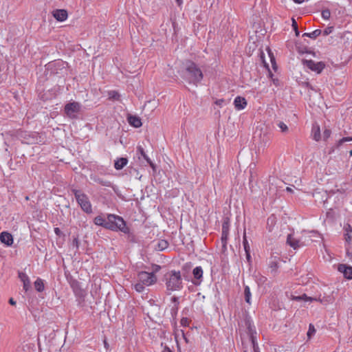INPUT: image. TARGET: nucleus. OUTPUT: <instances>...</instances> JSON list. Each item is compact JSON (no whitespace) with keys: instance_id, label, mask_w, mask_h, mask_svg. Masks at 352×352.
Listing matches in <instances>:
<instances>
[{"instance_id":"nucleus-1","label":"nucleus","mask_w":352,"mask_h":352,"mask_svg":"<svg viewBox=\"0 0 352 352\" xmlns=\"http://www.w3.org/2000/svg\"><path fill=\"white\" fill-rule=\"evenodd\" d=\"M183 78L189 83L197 84L203 79V73L200 68L194 63L188 60L184 64Z\"/></svg>"},{"instance_id":"nucleus-2","label":"nucleus","mask_w":352,"mask_h":352,"mask_svg":"<svg viewBox=\"0 0 352 352\" xmlns=\"http://www.w3.org/2000/svg\"><path fill=\"white\" fill-rule=\"evenodd\" d=\"M106 229L112 231L119 230L124 234L129 233V228L123 218L113 214H107Z\"/></svg>"},{"instance_id":"nucleus-3","label":"nucleus","mask_w":352,"mask_h":352,"mask_svg":"<svg viewBox=\"0 0 352 352\" xmlns=\"http://www.w3.org/2000/svg\"><path fill=\"white\" fill-rule=\"evenodd\" d=\"M166 286L168 290L177 291L182 288V279L179 271L173 270L165 275Z\"/></svg>"},{"instance_id":"nucleus-4","label":"nucleus","mask_w":352,"mask_h":352,"mask_svg":"<svg viewBox=\"0 0 352 352\" xmlns=\"http://www.w3.org/2000/svg\"><path fill=\"white\" fill-rule=\"evenodd\" d=\"M72 192L74 195L76 201L80 205L81 209L87 214L92 213L91 204L87 195L81 190L75 188L72 189Z\"/></svg>"},{"instance_id":"nucleus-5","label":"nucleus","mask_w":352,"mask_h":352,"mask_svg":"<svg viewBox=\"0 0 352 352\" xmlns=\"http://www.w3.org/2000/svg\"><path fill=\"white\" fill-rule=\"evenodd\" d=\"M312 241L310 236L302 235L300 239H296L292 234H288L287 238V243L293 248L294 250L299 248L300 247L307 245Z\"/></svg>"},{"instance_id":"nucleus-6","label":"nucleus","mask_w":352,"mask_h":352,"mask_svg":"<svg viewBox=\"0 0 352 352\" xmlns=\"http://www.w3.org/2000/svg\"><path fill=\"white\" fill-rule=\"evenodd\" d=\"M138 280L142 282L146 286H150L157 282V276L154 272H147L142 271L138 274Z\"/></svg>"},{"instance_id":"nucleus-7","label":"nucleus","mask_w":352,"mask_h":352,"mask_svg":"<svg viewBox=\"0 0 352 352\" xmlns=\"http://www.w3.org/2000/svg\"><path fill=\"white\" fill-rule=\"evenodd\" d=\"M64 111L69 118H76V114L80 111V104L77 102H69L65 104Z\"/></svg>"},{"instance_id":"nucleus-8","label":"nucleus","mask_w":352,"mask_h":352,"mask_svg":"<svg viewBox=\"0 0 352 352\" xmlns=\"http://www.w3.org/2000/svg\"><path fill=\"white\" fill-rule=\"evenodd\" d=\"M302 63L304 66L317 74H320L325 67V64L322 61L316 63L312 60L302 59Z\"/></svg>"},{"instance_id":"nucleus-9","label":"nucleus","mask_w":352,"mask_h":352,"mask_svg":"<svg viewBox=\"0 0 352 352\" xmlns=\"http://www.w3.org/2000/svg\"><path fill=\"white\" fill-rule=\"evenodd\" d=\"M280 258L278 255L273 256L272 255L268 261V266L271 270V272L273 274H276L277 272V270L280 267Z\"/></svg>"},{"instance_id":"nucleus-10","label":"nucleus","mask_w":352,"mask_h":352,"mask_svg":"<svg viewBox=\"0 0 352 352\" xmlns=\"http://www.w3.org/2000/svg\"><path fill=\"white\" fill-rule=\"evenodd\" d=\"M53 16L58 21H64L67 19V11L65 9H56L52 12Z\"/></svg>"},{"instance_id":"nucleus-11","label":"nucleus","mask_w":352,"mask_h":352,"mask_svg":"<svg viewBox=\"0 0 352 352\" xmlns=\"http://www.w3.org/2000/svg\"><path fill=\"white\" fill-rule=\"evenodd\" d=\"M192 274L194 276L195 280L192 281V283L198 285H199L202 281V277H203V270L201 267L197 266L192 270Z\"/></svg>"},{"instance_id":"nucleus-12","label":"nucleus","mask_w":352,"mask_h":352,"mask_svg":"<svg viewBox=\"0 0 352 352\" xmlns=\"http://www.w3.org/2000/svg\"><path fill=\"white\" fill-rule=\"evenodd\" d=\"M0 241L7 246H11L13 244V236L8 232H2L0 234Z\"/></svg>"},{"instance_id":"nucleus-13","label":"nucleus","mask_w":352,"mask_h":352,"mask_svg":"<svg viewBox=\"0 0 352 352\" xmlns=\"http://www.w3.org/2000/svg\"><path fill=\"white\" fill-rule=\"evenodd\" d=\"M338 271L344 274L347 279H352V267L345 264H340L338 265Z\"/></svg>"},{"instance_id":"nucleus-14","label":"nucleus","mask_w":352,"mask_h":352,"mask_svg":"<svg viewBox=\"0 0 352 352\" xmlns=\"http://www.w3.org/2000/svg\"><path fill=\"white\" fill-rule=\"evenodd\" d=\"M234 107L237 110H242L247 106V101L245 98L237 96L234 100Z\"/></svg>"},{"instance_id":"nucleus-15","label":"nucleus","mask_w":352,"mask_h":352,"mask_svg":"<svg viewBox=\"0 0 352 352\" xmlns=\"http://www.w3.org/2000/svg\"><path fill=\"white\" fill-rule=\"evenodd\" d=\"M137 154L140 155L147 162L153 170H155V165L153 163L151 159L146 154L144 148L141 146L137 147Z\"/></svg>"},{"instance_id":"nucleus-16","label":"nucleus","mask_w":352,"mask_h":352,"mask_svg":"<svg viewBox=\"0 0 352 352\" xmlns=\"http://www.w3.org/2000/svg\"><path fill=\"white\" fill-rule=\"evenodd\" d=\"M296 300H305V301H320L321 303L327 304L329 302V300L327 298H323L321 299L320 298H311L308 297L306 294H303L302 296H296L295 298Z\"/></svg>"},{"instance_id":"nucleus-17","label":"nucleus","mask_w":352,"mask_h":352,"mask_svg":"<svg viewBox=\"0 0 352 352\" xmlns=\"http://www.w3.org/2000/svg\"><path fill=\"white\" fill-rule=\"evenodd\" d=\"M91 179L93 180L94 182L99 184L102 186H107V187H113L112 183L109 181L104 179L101 177H99L97 175H91L90 177Z\"/></svg>"},{"instance_id":"nucleus-18","label":"nucleus","mask_w":352,"mask_h":352,"mask_svg":"<svg viewBox=\"0 0 352 352\" xmlns=\"http://www.w3.org/2000/svg\"><path fill=\"white\" fill-rule=\"evenodd\" d=\"M127 120H128V122L129 123L135 127V128H139L142 126V121H141V119L136 116H129L128 118H127Z\"/></svg>"},{"instance_id":"nucleus-19","label":"nucleus","mask_w":352,"mask_h":352,"mask_svg":"<svg viewBox=\"0 0 352 352\" xmlns=\"http://www.w3.org/2000/svg\"><path fill=\"white\" fill-rule=\"evenodd\" d=\"M19 277L23 283V289L27 292L30 288V281L27 274L23 272L19 273Z\"/></svg>"},{"instance_id":"nucleus-20","label":"nucleus","mask_w":352,"mask_h":352,"mask_svg":"<svg viewBox=\"0 0 352 352\" xmlns=\"http://www.w3.org/2000/svg\"><path fill=\"white\" fill-rule=\"evenodd\" d=\"M128 163V160L126 157H120L115 161L114 167L116 170L122 169Z\"/></svg>"},{"instance_id":"nucleus-21","label":"nucleus","mask_w":352,"mask_h":352,"mask_svg":"<svg viewBox=\"0 0 352 352\" xmlns=\"http://www.w3.org/2000/svg\"><path fill=\"white\" fill-rule=\"evenodd\" d=\"M249 331H250V340L252 342L253 351H254V352H259V347L256 342V336L254 335L256 333V332L253 333L252 330L250 327H249Z\"/></svg>"},{"instance_id":"nucleus-22","label":"nucleus","mask_w":352,"mask_h":352,"mask_svg":"<svg viewBox=\"0 0 352 352\" xmlns=\"http://www.w3.org/2000/svg\"><path fill=\"white\" fill-rule=\"evenodd\" d=\"M168 242L164 239H160L157 242V244L155 246V249L158 251H163L168 248Z\"/></svg>"},{"instance_id":"nucleus-23","label":"nucleus","mask_w":352,"mask_h":352,"mask_svg":"<svg viewBox=\"0 0 352 352\" xmlns=\"http://www.w3.org/2000/svg\"><path fill=\"white\" fill-rule=\"evenodd\" d=\"M94 223L97 226L106 228L107 218H104L102 215H98L94 218Z\"/></svg>"},{"instance_id":"nucleus-24","label":"nucleus","mask_w":352,"mask_h":352,"mask_svg":"<svg viewBox=\"0 0 352 352\" xmlns=\"http://www.w3.org/2000/svg\"><path fill=\"white\" fill-rule=\"evenodd\" d=\"M312 136L313 139L317 142L321 138L320 126L318 124L314 125L312 127Z\"/></svg>"},{"instance_id":"nucleus-25","label":"nucleus","mask_w":352,"mask_h":352,"mask_svg":"<svg viewBox=\"0 0 352 352\" xmlns=\"http://www.w3.org/2000/svg\"><path fill=\"white\" fill-rule=\"evenodd\" d=\"M34 288L38 292H41L44 290L45 286L42 279L39 278L36 279L34 282Z\"/></svg>"},{"instance_id":"nucleus-26","label":"nucleus","mask_w":352,"mask_h":352,"mask_svg":"<svg viewBox=\"0 0 352 352\" xmlns=\"http://www.w3.org/2000/svg\"><path fill=\"white\" fill-rule=\"evenodd\" d=\"M322 33V31L319 29L315 30L311 33H304L302 36H307L313 39H316L318 36H319Z\"/></svg>"},{"instance_id":"nucleus-27","label":"nucleus","mask_w":352,"mask_h":352,"mask_svg":"<svg viewBox=\"0 0 352 352\" xmlns=\"http://www.w3.org/2000/svg\"><path fill=\"white\" fill-rule=\"evenodd\" d=\"M245 300L247 303L250 304L251 292L249 286L246 285L244 288Z\"/></svg>"},{"instance_id":"nucleus-28","label":"nucleus","mask_w":352,"mask_h":352,"mask_svg":"<svg viewBox=\"0 0 352 352\" xmlns=\"http://www.w3.org/2000/svg\"><path fill=\"white\" fill-rule=\"evenodd\" d=\"M72 287L76 296H82L84 295V291L79 287L78 282L76 285L73 284Z\"/></svg>"},{"instance_id":"nucleus-29","label":"nucleus","mask_w":352,"mask_h":352,"mask_svg":"<svg viewBox=\"0 0 352 352\" xmlns=\"http://www.w3.org/2000/svg\"><path fill=\"white\" fill-rule=\"evenodd\" d=\"M229 233H221V243H222V249L223 252H225L226 250V244L228 238Z\"/></svg>"},{"instance_id":"nucleus-30","label":"nucleus","mask_w":352,"mask_h":352,"mask_svg":"<svg viewBox=\"0 0 352 352\" xmlns=\"http://www.w3.org/2000/svg\"><path fill=\"white\" fill-rule=\"evenodd\" d=\"M145 286L146 285L144 284L139 281L138 283L134 285V289H135L136 292L141 293L144 292Z\"/></svg>"},{"instance_id":"nucleus-31","label":"nucleus","mask_w":352,"mask_h":352,"mask_svg":"<svg viewBox=\"0 0 352 352\" xmlns=\"http://www.w3.org/2000/svg\"><path fill=\"white\" fill-rule=\"evenodd\" d=\"M352 141V137H344L338 140L336 144L337 148H338L342 144L346 142Z\"/></svg>"},{"instance_id":"nucleus-32","label":"nucleus","mask_w":352,"mask_h":352,"mask_svg":"<svg viewBox=\"0 0 352 352\" xmlns=\"http://www.w3.org/2000/svg\"><path fill=\"white\" fill-rule=\"evenodd\" d=\"M315 333H316V329H315L314 324H309V329H308V331L307 333L308 339H310L311 338V336L315 334Z\"/></svg>"},{"instance_id":"nucleus-33","label":"nucleus","mask_w":352,"mask_h":352,"mask_svg":"<svg viewBox=\"0 0 352 352\" xmlns=\"http://www.w3.org/2000/svg\"><path fill=\"white\" fill-rule=\"evenodd\" d=\"M277 125L280 129V130L283 133L288 132V130H289L288 127L283 122H281V121L278 122Z\"/></svg>"},{"instance_id":"nucleus-34","label":"nucleus","mask_w":352,"mask_h":352,"mask_svg":"<svg viewBox=\"0 0 352 352\" xmlns=\"http://www.w3.org/2000/svg\"><path fill=\"white\" fill-rule=\"evenodd\" d=\"M321 15L324 19L327 20L331 16V12L329 9H324L322 11Z\"/></svg>"},{"instance_id":"nucleus-35","label":"nucleus","mask_w":352,"mask_h":352,"mask_svg":"<svg viewBox=\"0 0 352 352\" xmlns=\"http://www.w3.org/2000/svg\"><path fill=\"white\" fill-rule=\"evenodd\" d=\"M243 248H244L245 251L250 250V245L248 244V240L246 238L245 232L243 234Z\"/></svg>"},{"instance_id":"nucleus-36","label":"nucleus","mask_w":352,"mask_h":352,"mask_svg":"<svg viewBox=\"0 0 352 352\" xmlns=\"http://www.w3.org/2000/svg\"><path fill=\"white\" fill-rule=\"evenodd\" d=\"M179 306L173 305L170 309V315L173 318H175L177 316Z\"/></svg>"},{"instance_id":"nucleus-37","label":"nucleus","mask_w":352,"mask_h":352,"mask_svg":"<svg viewBox=\"0 0 352 352\" xmlns=\"http://www.w3.org/2000/svg\"><path fill=\"white\" fill-rule=\"evenodd\" d=\"M229 223L224 221L222 225V233H229Z\"/></svg>"},{"instance_id":"nucleus-38","label":"nucleus","mask_w":352,"mask_h":352,"mask_svg":"<svg viewBox=\"0 0 352 352\" xmlns=\"http://www.w3.org/2000/svg\"><path fill=\"white\" fill-rule=\"evenodd\" d=\"M333 31V27L329 26L323 30L322 34L324 36H328L329 34H330L331 33H332Z\"/></svg>"},{"instance_id":"nucleus-39","label":"nucleus","mask_w":352,"mask_h":352,"mask_svg":"<svg viewBox=\"0 0 352 352\" xmlns=\"http://www.w3.org/2000/svg\"><path fill=\"white\" fill-rule=\"evenodd\" d=\"M331 131L329 129H325L323 131V140H327L331 135Z\"/></svg>"},{"instance_id":"nucleus-40","label":"nucleus","mask_w":352,"mask_h":352,"mask_svg":"<svg viewBox=\"0 0 352 352\" xmlns=\"http://www.w3.org/2000/svg\"><path fill=\"white\" fill-rule=\"evenodd\" d=\"M292 27H293L294 30L295 31L296 35L298 36L300 33H299V31L298 30L297 23H296V21L294 19L292 20Z\"/></svg>"},{"instance_id":"nucleus-41","label":"nucleus","mask_w":352,"mask_h":352,"mask_svg":"<svg viewBox=\"0 0 352 352\" xmlns=\"http://www.w3.org/2000/svg\"><path fill=\"white\" fill-rule=\"evenodd\" d=\"M72 245L73 247L76 248V250L78 249V248H79V241H78V237H74V239L72 240Z\"/></svg>"},{"instance_id":"nucleus-42","label":"nucleus","mask_w":352,"mask_h":352,"mask_svg":"<svg viewBox=\"0 0 352 352\" xmlns=\"http://www.w3.org/2000/svg\"><path fill=\"white\" fill-rule=\"evenodd\" d=\"M180 322L182 326L186 327L188 326L190 321L187 318H182Z\"/></svg>"},{"instance_id":"nucleus-43","label":"nucleus","mask_w":352,"mask_h":352,"mask_svg":"<svg viewBox=\"0 0 352 352\" xmlns=\"http://www.w3.org/2000/svg\"><path fill=\"white\" fill-rule=\"evenodd\" d=\"M171 301L173 303V305L179 306V298L177 296H173L171 298Z\"/></svg>"},{"instance_id":"nucleus-44","label":"nucleus","mask_w":352,"mask_h":352,"mask_svg":"<svg viewBox=\"0 0 352 352\" xmlns=\"http://www.w3.org/2000/svg\"><path fill=\"white\" fill-rule=\"evenodd\" d=\"M224 103H226V100L224 99H219L215 101V104L219 107H221Z\"/></svg>"},{"instance_id":"nucleus-45","label":"nucleus","mask_w":352,"mask_h":352,"mask_svg":"<svg viewBox=\"0 0 352 352\" xmlns=\"http://www.w3.org/2000/svg\"><path fill=\"white\" fill-rule=\"evenodd\" d=\"M54 232L58 236H60L61 235H63V232H61V230L58 228H54Z\"/></svg>"},{"instance_id":"nucleus-46","label":"nucleus","mask_w":352,"mask_h":352,"mask_svg":"<svg viewBox=\"0 0 352 352\" xmlns=\"http://www.w3.org/2000/svg\"><path fill=\"white\" fill-rule=\"evenodd\" d=\"M245 252L246 258L249 263L251 262V256H250V250H247Z\"/></svg>"},{"instance_id":"nucleus-47","label":"nucleus","mask_w":352,"mask_h":352,"mask_svg":"<svg viewBox=\"0 0 352 352\" xmlns=\"http://www.w3.org/2000/svg\"><path fill=\"white\" fill-rule=\"evenodd\" d=\"M111 97L113 99L118 100L119 94L116 91H113V93L111 94Z\"/></svg>"},{"instance_id":"nucleus-48","label":"nucleus","mask_w":352,"mask_h":352,"mask_svg":"<svg viewBox=\"0 0 352 352\" xmlns=\"http://www.w3.org/2000/svg\"><path fill=\"white\" fill-rule=\"evenodd\" d=\"M153 272H154V274H155V272H157L161 269V267L158 265H154L153 267Z\"/></svg>"},{"instance_id":"nucleus-49","label":"nucleus","mask_w":352,"mask_h":352,"mask_svg":"<svg viewBox=\"0 0 352 352\" xmlns=\"http://www.w3.org/2000/svg\"><path fill=\"white\" fill-rule=\"evenodd\" d=\"M9 303L11 305H16V301L12 298H10L9 299Z\"/></svg>"},{"instance_id":"nucleus-50","label":"nucleus","mask_w":352,"mask_h":352,"mask_svg":"<svg viewBox=\"0 0 352 352\" xmlns=\"http://www.w3.org/2000/svg\"><path fill=\"white\" fill-rule=\"evenodd\" d=\"M163 352H173L169 347L165 346L163 349Z\"/></svg>"},{"instance_id":"nucleus-51","label":"nucleus","mask_w":352,"mask_h":352,"mask_svg":"<svg viewBox=\"0 0 352 352\" xmlns=\"http://www.w3.org/2000/svg\"><path fill=\"white\" fill-rule=\"evenodd\" d=\"M274 217H270L267 219V223H269V222L270 221L271 223H273L274 220Z\"/></svg>"},{"instance_id":"nucleus-52","label":"nucleus","mask_w":352,"mask_h":352,"mask_svg":"<svg viewBox=\"0 0 352 352\" xmlns=\"http://www.w3.org/2000/svg\"><path fill=\"white\" fill-rule=\"evenodd\" d=\"M177 4L180 6L183 3V0H175Z\"/></svg>"},{"instance_id":"nucleus-53","label":"nucleus","mask_w":352,"mask_h":352,"mask_svg":"<svg viewBox=\"0 0 352 352\" xmlns=\"http://www.w3.org/2000/svg\"><path fill=\"white\" fill-rule=\"evenodd\" d=\"M286 190H287V192H293L292 188H290V187H287V188H286Z\"/></svg>"},{"instance_id":"nucleus-54","label":"nucleus","mask_w":352,"mask_h":352,"mask_svg":"<svg viewBox=\"0 0 352 352\" xmlns=\"http://www.w3.org/2000/svg\"><path fill=\"white\" fill-rule=\"evenodd\" d=\"M294 1L297 3H301L304 1V0H294Z\"/></svg>"},{"instance_id":"nucleus-55","label":"nucleus","mask_w":352,"mask_h":352,"mask_svg":"<svg viewBox=\"0 0 352 352\" xmlns=\"http://www.w3.org/2000/svg\"><path fill=\"white\" fill-rule=\"evenodd\" d=\"M104 344L105 348L107 349L109 347V344H108V343L107 342L106 340L104 341Z\"/></svg>"},{"instance_id":"nucleus-56","label":"nucleus","mask_w":352,"mask_h":352,"mask_svg":"<svg viewBox=\"0 0 352 352\" xmlns=\"http://www.w3.org/2000/svg\"><path fill=\"white\" fill-rule=\"evenodd\" d=\"M349 155H350V156H352V150H351V151H349Z\"/></svg>"},{"instance_id":"nucleus-57","label":"nucleus","mask_w":352,"mask_h":352,"mask_svg":"<svg viewBox=\"0 0 352 352\" xmlns=\"http://www.w3.org/2000/svg\"><path fill=\"white\" fill-rule=\"evenodd\" d=\"M299 52H300V53H302H302H304V52H303V51H300V50H299Z\"/></svg>"},{"instance_id":"nucleus-58","label":"nucleus","mask_w":352,"mask_h":352,"mask_svg":"<svg viewBox=\"0 0 352 352\" xmlns=\"http://www.w3.org/2000/svg\"><path fill=\"white\" fill-rule=\"evenodd\" d=\"M244 352H247L246 351H245Z\"/></svg>"}]
</instances>
